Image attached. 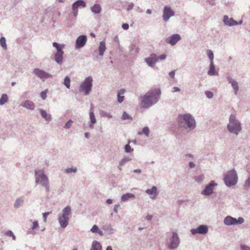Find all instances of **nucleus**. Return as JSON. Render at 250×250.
Segmentation results:
<instances>
[{"label":"nucleus","instance_id":"obj_1","mask_svg":"<svg viewBox=\"0 0 250 250\" xmlns=\"http://www.w3.org/2000/svg\"><path fill=\"white\" fill-rule=\"evenodd\" d=\"M160 92L159 90H155L146 93L142 98L141 105L144 108L150 106L153 103L157 102L160 97Z\"/></svg>","mask_w":250,"mask_h":250},{"label":"nucleus","instance_id":"obj_2","mask_svg":"<svg viewBox=\"0 0 250 250\" xmlns=\"http://www.w3.org/2000/svg\"><path fill=\"white\" fill-rule=\"evenodd\" d=\"M70 213L71 208L67 206L63 209L62 213L59 216V222L62 228H64L67 226Z\"/></svg>","mask_w":250,"mask_h":250},{"label":"nucleus","instance_id":"obj_3","mask_svg":"<svg viewBox=\"0 0 250 250\" xmlns=\"http://www.w3.org/2000/svg\"><path fill=\"white\" fill-rule=\"evenodd\" d=\"M36 181L45 188L46 191L49 190V182L47 177L42 170L36 171Z\"/></svg>","mask_w":250,"mask_h":250},{"label":"nucleus","instance_id":"obj_4","mask_svg":"<svg viewBox=\"0 0 250 250\" xmlns=\"http://www.w3.org/2000/svg\"><path fill=\"white\" fill-rule=\"evenodd\" d=\"M229 130L232 133L237 134L241 130L240 123L235 120L234 116L231 115L229 118V123L228 125Z\"/></svg>","mask_w":250,"mask_h":250},{"label":"nucleus","instance_id":"obj_5","mask_svg":"<svg viewBox=\"0 0 250 250\" xmlns=\"http://www.w3.org/2000/svg\"><path fill=\"white\" fill-rule=\"evenodd\" d=\"M178 120L181 126L183 123H185L188 127L193 128L195 126V121L189 114L180 115Z\"/></svg>","mask_w":250,"mask_h":250},{"label":"nucleus","instance_id":"obj_6","mask_svg":"<svg viewBox=\"0 0 250 250\" xmlns=\"http://www.w3.org/2000/svg\"><path fill=\"white\" fill-rule=\"evenodd\" d=\"M224 181L226 185L229 187L235 185L237 181L236 171L234 170L229 171L224 178Z\"/></svg>","mask_w":250,"mask_h":250},{"label":"nucleus","instance_id":"obj_7","mask_svg":"<svg viewBox=\"0 0 250 250\" xmlns=\"http://www.w3.org/2000/svg\"><path fill=\"white\" fill-rule=\"evenodd\" d=\"M93 80L91 77H88L80 86V91L84 92L85 95L89 94L91 90Z\"/></svg>","mask_w":250,"mask_h":250},{"label":"nucleus","instance_id":"obj_8","mask_svg":"<svg viewBox=\"0 0 250 250\" xmlns=\"http://www.w3.org/2000/svg\"><path fill=\"white\" fill-rule=\"evenodd\" d=\"M53 45L54 47L57 49V52L55 54V61L59 64H61L62 62V55L63 52L62 50V48L63 45H61L57 42H54Z\"/></svg>","mask_w":250,"mask_h":250},{"label":"nucleus","instance_id":"obj_9","mask_svg":"<svg viewBox=\"0 0 250 250\" xmlns=\"http://www.w3.org/2000/svg\"><path fill=\"white\" fill-rule=\"evenodd\" d=\"M244 219L242 217H239L238 219L233 218L230 216H228L224 219V223L227 226H230L237 224H241L244 222Z\"/></svg>","mask_w":250,"mask_h":250},{"label":"nucleus","instance_id":"obj_10","mask_svg":"<svg viewBox=\"0 0 250 250\" xmlns=\"http://www.w3.org/2000/svg\"><path fill=\"white\" fill-rule=\"evenodd\" d=\"M33 73L39 78L42 80L48 79L51 77V75L41 70L39 68H35L33 70Z\"/></svg>","mask_w":250,"mask_h":250},{"label":"nucleus","instance_id":"obj_11","mask_svg":"<svg viewBox=\"0 0 250 250\" xmlns=\"http://www.w3.org/2000/svg\"><path fill=\"white\" fill-rule=\"evenodd\" d=\"M179 243V240L176 233H173V236L170 239V242L169 245V248L170 249H173L177 247Z\"/></svg>","mask_w":250,"mask_h":250},{"label":"nucleus","instance_id":"obj_12","mask_svg":"<svg viewBox=\"0 0 250 250\" xmlns=\"http://www.w3.org/2000/svg\"><path fill=\"white\" fill-rule=\"evenodd\" d=\"M79 6L85 7L86 6V4L84 1L82 0H79L74 2L72 6V9L75 16H76L78 14V8Z\"/></svg>","mask_w":250,"mask_h":250},{"label":"nucleus","instance_id":"obj_13","mask_svg":"<svg viewBox=\"0 0 250 250\" xmlns=\"http://www.w3.org/2000/svg\"><path fill=\"white\" fill-rule=\"evenodd\" d=\"M157 61V56L155 54H151L149 57L146 58L145 59L146 62L151 67H153Z\"/></svg>","mask_w":250,"mask_h":250},{"label":"nucleus","instance_id":"obj_14","mask_svg":"<svg viewBox=\"0 0 250 250\" xmlns=\"http://www.w3.org/2000/svg\"><path fill=\"white\" fill-rule=\"evenodd\" d=\"M174 12L170 8L165 7L163 12V19L164 21H167L170 17L173 16Z\"/></svg>","mask_w":250,"mask_h":250},{"label":"nucleus","instance_id":"obj_15","mask_svg":"<svg viewBox=\"0 0 250 250\" xmlns=\"http://www.w3.org/2000/svg\"><path fill=\"white\" fill-rule=\"evenodd\" d=\"M87 41V39L86 36H79L76 42V48H80L83 46Z\"/></svg>","mask_w":250,"mask_h":250},{"label":"nucleus","instance_id":"obj_16","mask_svg":"<svg viewBox=\"0 0 250 250\" xmlns=\"http://www.w3.org/2000/svg\"><path fill=\"white\" fill-rule=\"evenodd\" d=\"M208 228L207 226L205 225H201L196 229H191V232L193 234L196 233L205 234L208 232Z\"/></svg>","mask_w":250,"mask_h":250},{"label":"nucleus","instance_id":"obj_17","mask_svg":"<svg viewBox=\"0 0 250 250\" xmlns=\"http://www.w3.org/2000/svg\"><path fill=\"white\" fill-rule=\"evenodd\" d=\"M180 39L181 37L179 35L174 34L170 36L169 38L167 39L166 42L173 45L175 44Z\"/></svg>","mask_w":250,"mask_h":250},{"label":"nucleus","instance_id":"obj_18","mask_svg":"<svg viewBox=\"0 0 250 250\" xmlns=\"http://www.w3.org/2000/svg\"><path fill=\"white\" fill-rule=\"evenodd\" d=\"M216 185V184H214L213 182H212L208 185L205 187V189L202 191V193L206 195L210 194L212 192L214 186Z\"/></svg>","mask_w":250,"mask_h":250},{"label":"nucleus","instance_id":"obj_19","mask_svg":"<svg viewBox=\"0 0 250 250\" xmlns=\"http://www.w3.org/2000/svg\"><path fill=\"white\" fill-rule=\"evenodd\" d=\"M157 189L156 187L154 186L151 189H147L146 190V192L150 196L151 198L154 199L157 195Z\"/></svg>","mask_w":250,"mask_h":250},{"label":"nucleus","instance_id":"obj_20","mask_svg":"<svg viewBox=\"0 0 250 250\" xmlns=\"http://www.w3.org/2000/svg\"><path fill=\"white\" fill-rule=\"evenodd\" d=\"M229 82L231 83L232 86L233 87L234 90L235 94H237V91L238 90V85L237 82L235 80L230 78H229Z\"/></svg>","mask_w":250,"mask_h":250},{"label":"nucleus","instance_id":"obj_21","mask_svg":"<svg viewBox=\"0 0 250 250\" xmlns=\"http://www.w3.org/2000/svg\"><path fill=\"white\" fill-rule=\"evenodd\" d=\"M224 22L225 23L228 25H233L237 24L236 21L232 19H229L228 17L225 16L224 19Z\"/></svg>","mask_w":250,"mask_h":250},{"label":"nucleus","instance_id":"obj_22","mask_svg":"<svg viewBox=\"0 0 250 250\" xmlns=\"http://www.w3.org/2000/svg\"><path fill=\"white\" fill-rule=\"evenodd\" d=\"M106 49L105 47V42L104 41H102L100 42V45L99 47V55L100 56H103L104 55V52Z\"/></svg>","mask_w":250,"mask_h":250},{"label":"nucleus","instance_id":"obj_23","mask_svg":"<svg viewBox=\"0 0 250 250\" xmlns=\"http://www.w3.org/2000/svg\"><path fill=\"white\" fill-rule=\"evenodd\" d=\"M102 246L100 243L96 241H94L92 245V247L90 250H101Z\"/></svg>","mask_w":250,"mask_h":250},{"label":"nucleus","instance_id":"obj_24","mask_svg":"<svg viewBox=\"0 0 250 250\" xmlns=\"http://www.w3.org/2000/svg\"><path fill=\"white\" fill-rule=\"evenodd\" d=\"M23 106L29 109H33L34 108V103L30 101H25L23 104Z\"/></svg>","mask_w":250,"mask_h":250},{"label":"nucleus","instance_id":"obj_25","mask_svg":"<svg viewBox=\"0 0 250 250\" xmlns=\"http://www.w3.org/2000/svg\"><path fill=\"white\" fill-rule=\"evenodd\" d=\"M125 90L122 89L120 90L118 93V101L119 103H122L124 99V96L123 95L125 93Z\"/></svg>","mask_w":250,"mask_h":250},{"label":"nucleus","instance_id":"obj_26","mask_svg":"<svg viewBox=\"0 0 250 250\" xmlns=\"http://www.w3.org/2000/svg\"><path fill=\"white\" fill-rule=\"evenodd\" d=\"M91 11L92 12L98 14L101 11V8L99 4H95L91 7Z\"/></svg>","mask_w":250,"mask_h":250},{"label":"nucleus","instance_id":"obj_27","mask_svg":"<svg viewBox=\"0 0 250 250\" xmlns=\"http://www.w3.org/2000/svg\"><path fill=\"white\" fill-rule=\"evenodd\" d=\"M90 118L91 120V122L92 124H95L96 122L94 114V111H93V108L91 107L90 111Z\"/></svg>","mask_w":250,"mask_h":250},{"label":"nucleus","instance_id":"obj_28","mask_svg":"<svg viewBox=\"0 0 250 250\" xmlns=\"http://www.w3.org/2000/svg\"><path fill=\"white\" fill-rule=\"evenodd\" d=\"M209 75H213L215 74V66L213 62H210L209 70L208 72Z\"/></svg>","mask_w":250,"mask_h":250},{"label":"nucleus","instance_id":"obj_29","mask_svg":"<svg viewBox=\"0 0 250 250\" xmlns=\"http://www.w3.org/2000/svg\"><path fill=\"white\" fill-rule=\"evenodd\" d=\"M134 197V195L131 193H126L125 194L123 195L122 196V200L123 201H125L128 200L130 198H133Z\"/></svg>","mask_w":250,"mask_h":250},{"label":"nucleus","instance_id":"obj_30","mask_svg":"<svg viewBox=\"0 0 250 250\" xmlns=\"http://www.w3.org/2000/svg\"><path fill=\"white\" fill-rule=\"evenodd\" d=\"M41 114L42 117L46 120H50L51 119V116L50 115H48L44 110L42 109L41 110Z\"/></svg>","mask_w":250,"mask_h":250},{"label":"nucleus","instance_id":"obj_31","mask_svg":"<svg viewBox=\"0 0 250 250\" xmlns=\"http://www.w3.org/2000/svg\"><path fill=\"white\" fill-rule=\"evenodd\" d=\"M91 231L93 233H98L100 235L102 234V231L99 230V228L96 225H94L92 229H91Z\"/></svg>","mask_w":250,"mask_h":250},{"label":"nucleus","instance_id":"obj_32","mask_svg":"<svg viewBox=\"0 0 250 250\" xmlns=\"http://www.w3.org/2000/svg\"><path fill=\"white\" fill-rule=\"evenodd\" d=\"M0 44L1 47L4 49H7V46L6 43V40L4 37H1L0 39Z\"/></svg>","mask_w":250,"mask_h":250},{"label":"nucleus","instance_id":"obj_33","mask_svg":"<svg viewBox=\"0 0 250 250\" xmlns=\"http://www.w3.org/2000/svg\"><path fill=\"white\" fill-rule=\"evenodd\" d=\"M8 100L7 96L6 94H3L0 99V104L2 105L4 104Z\"/></svg>","mask_w":250,"mask_h":250},{"label":"nucleus","instance_id":"obj_34","mask_svg":"<svg viewBox=\"0 0 250 250\" xmlns=\"http://www.w3.org/2000/svg\"><path fill=\"white\" fill-rule=\"evenodd\" d=\"M64 84L65 85V86L67 88H69L70 86V79L68 77L66 76L65 77L64 80Z\"/></svg>","mask_w":250,"mask_h":250},{"label":"nucleus","instance_id":"obj_35","mask_svg":"<svg viewBox=\"0 0 250 250\" xmlns=\"http://www.w3.org/2000/svg\"><path fill=\"white\" fill-rule=\"evenodd\" d=\"M23 202V200L22 198H18L15 203V207L16 208H19L22 204Z\"/></svg>","mask_w":250,"mask_h":250},{"label":"nucleus","instance_id":"obj_36","mask_svg":"<svg viewBox=\"0 0 250 250\" xmlns=\"http://www.w3.org/2000/svg\"><path fill=\"white\" fill-rule=\"evenodd\" d=\"M207 54H208V58L210 60V62H213L214 56H213V54L212 52V51L210 50H208L207 51Z\"/></svg>","mask_w":250,"mask_h":250},{"label":"nucleus","instance_id":"obj_37","mask_svg":"<svg viewBox=\"0 0 250 250\" xmlns=\"http://www.w3.org/2000/svg\"><path fill=\"white\" fill-rule=\"evenodd\" d=\"M6 234L7 236L12 237L13 239V240H14L16 239V237H15V236L14 235V234L13 233V232H12L11 230H8V231L6 232Z\"/></svg>","mask_w":250,"mask_h":250},{"label":"nucleus","instance_id":"obj_38","mask_svg":"<svg viewBox=\"0 0 250 250\" xmlns=\"http://www.w3.org/2000/svg\"><path fill=\"white\" fill-rule=\"evenodd\" d=\"M203 179H204V177H203V176L202 175H199L198 176H196L195 178V180L197 182H201L202 181H203Z\"/></svg>","mask_w":250,"mask_h":250},{"label":"nucleus","instance_id":"obj_39","mask_svg":"<svg viewBox=\"0 0 250 250\" xmlns=\"http://www.w3.org/2000/svg\"><path fill=\"white\" fill-rule=\"evenodd\" d=\"M143 133L146 135L148 136L149 133V128L147 127H145L143 129Z\"/></svg>","mask_w":250,"mask_h":250},{"label":"nucleus","instance_id":"obj_40","mask_svg":"<svg viewBox=\"0 0 250 250\" xmlns=\"http://www.w3.org/2000/svg\"><path fill=\"white\" fill-rule=\"evenodd\" d=\"M133 150V149H132L131 148V147L129 145V144H127L125 146V151L126 152H130L131 151H132Z\"/></svg>","mask_w":250,"mask_h":250},{"label":"nucleus","instance_id":"obj_41","mask_svg":"<svg viewBox=\"0 0 250 250\" xmlns=\"http://www.w3.org/2000/svg\"><path fill=\"white\" fill-rule=\"evenodd\" d=\"M72 123V120H69L65 125L64 127L66 128H69L71 126Z\"/></svg>","mask_w":250,"mask_h":250},{"label":"nucleus","instance_id":"obj_42","mask_svg":"<svg viewBox=\"0 0 250 250\" xmlns=\"http://www.w3.org/2000/svg\"><path fill=\"white\" fill-rule=\"evenodd\" d=\"M50 212H44L42 214L43 215V219H44V222H46V220H47V215H48L49 214H50Z\"/></svg>","mask_w":250,"mask_h":250},{"label":"nucleus","instance_id":"obj_43","mask_svg":"<svg viewBox=\"0 0 250 250\" xmlns=\"http://www.w3.org/2000/svg\"><path fill=\"white\" fill-rule=\"evenodd\" d=\"M206 94L208 98H211L213 96L212 92L208 91L206 92Z\"/></svg>","mask_w":250,"mask_h":250},{"label":"nucleus","instance_id":"obj_44","mask_svg":"<svg viewBox=\"0 0 250 250\" xmlns=\"http://www.w3.org/2000/svg\"><path fill=\"white\" fill-rule=\"evenodd\" d=\"M47 92L46 91H44L41 92V96L43 100L45 99L46 97Z\"/></svg>","mask_w":250,"mask_h":250},{"label":"nucleus","instance_id":"obj_45","mask_svg":"<svg viewBox=\"0 0 250 250\" xmlns=\"http://www.w3.org/2000/svg\"><path fill=\"white\" fill-rule=\"evenodd\" d=\"M122 118L124 120L128 119L130 118L129 115L126 112H124L123 113Z\"/></svg>","mask_w":250,"mask_h":250},{"label":"nucleus","instance_id":"obj_46","mask_svg":"<svg viewBox=\"0 0 250 250\" xmlns=\"http://www.w3.org/2000/svg\"><path fill=\"white\" fill-rule=\"evenodd\" d=\"M157 58H158V60H163L166 58V55L165 54H163V55H161L157 57Z\"/></svg>","mask_w":250,"mask_h":250},{"label":"nucleus","instance_id":"obj_47","mask_svg":"<svg viewBox=\"0 0 250 250\" xmlns=\"http://www.w3.org/2000/svg\"><path fill=\"white\" fill-rule=\"evenodd\" d=\"M133 6H134V4L132 3H129L127 6L126 10L127 11H129L133 8Z\"/></svg>","mask_w":250,"mask_h":250},{"label":"nucleus","instance_id":"obj_48","mask_svg":"<svg viewBox=\"0 0 250 250\" xmlns=\"http://www.w3.org/2000/svg\"><path fill=\"white\" fill-rule=\"evenodd\" d=\"M38 227V222L37 221L34 222L33 224L32 229H36Z\"/></svg>","mask_w":250,"mask_h":250},{"label":"nucleus","instance_id":"obj_49","mask_svg":"<svg viewBox=\"0 0 250 250\" xmlns=\"http://www.w3.org/2000/svg\"><path fill=\"white\" fill-rule=\"evenodd\" d=\"M122 28L125 30H127L129 28V25L127 23H124L122 25Z\"/></svg>","mask_w":250,"mask_h":250},{"label":"nucleus","instance_id":"obj_50","mask_svg":"<svg viewBox=\"0 0 250 250\" xmlns=\"http://www.w3.org/2000/svg\"><path fill=\"white\" fill-rule=\"evenodd\" d=\"M66 172L67 173H70V172H76V168H68L66 170Z\"/></svg>","mask_w":250,"mask_h":250},{"label":"nucleus","instance_id":"obj_51","mask_svg":"<svg viewBox=\"0 0 250 250\" xmlns=\"http://www.w3.org/2000/svg\"><path fill=\"white\" fill-rule=\"evenodd\" d=\"M241 247L242 250H250V247L245 246V245H241Z\"/></svg>","mask_w":250,"mask_h":250},{"label":"nucleus","instance_id":"obj_52","mask_svg":"<svg viewBox=\"0 0 250 250\" xmlns=\"http://www.w3.org/2000/svg\"><path fill=\"white\" fill-rule=\"evenodd\" d=\"M169 76L173 78L174 77V76H175V71H171L169 74Z\"/></svg>","mask_w":250,"mask_h":250},{"label":"nucleus","instance_id":"obj_53","mask_svg":"<svg viewBox=\"0 0 250 250\" xmlns=\"http://www.w3.org/2000/svg\"><path fill=\"white\" fill-rule=\"evenodd\" d=\"M246 185L247 186H249L250 185V177H249L248 180L246 181Z\"/></svg>","mask_w":250,"mask_h":250},{"label":"nucleus","instance_id":"obj_54","mask_svg":"<svg viewBox=\"0 0 250 250\" xmlns=\"http://www.w3.org/2000/svg\"><path fill=\"white\" fill-rule=\"evenodd\" d=\"M189 166L191 168H193L195 167V164L192 162H190L189 164Z\"/></svg>","mask_w":250,"mask_h":250},{"label":"nucleus","instance_id":"obj_55","mask_svg":"<svg viewBox=\"0 0 250 250\" xmlns=\"http://www.w3.org/2000/svg\"><path fill=\"white\" fill-rule=\"evenodd\" d=\"M119 205H115L114 208V210L115 212H117L118 208H119Z\"/></svg>","mask_w":250,"mask_h":250},{"label":"nucleus","instance_id":"obj_56","mask_svg":"<svg viewBox=\"0 0 250 250\" xmlns=\"http://www.w3.org/2000/svg\"><path fill=\"white\" fill-rule=\"evenodd\" d=\"M173 89H174V92L180 91V88L177 87H174Z\"/></svg>","mask_w":250,"mask_h":250},{"label":"nucleus","instance_id":"obj_57","mask_svg":"<svg viewBox=\"0 0 250 250\" xmlns=\"http://www.w3.org/2000/svg\"><path fill=\"white\" fill-rule=\"evenodd\" d=\"M146 218L148 220H150L152 219V216L150 215H148L146 216Z\"/></svg>","mask_w":250,"mask_h":250},{"label":"nucleus","instance_id":"obj_58","mask_svg":"<svg viewBox=\"0 0 250 250\" xmlns=\"http://www.w3.org/2000/svg\"><path fill=\"white\" fill-rule=\"evenodd\" d=\"M106 203L108 204H111L112 203V200L109 199H107L106 200Z\"/></svg>","mask_w":250,"mask_h":250},{"label":"nucleus","instance_id":"obj_59","mask_svg":"<svg viewBox=\"0 0 250 250\" xmlns=\"http://www.w3.org/2000/svg\"><path fill=\"white\" fill-rule=\"evenodd\" d=\"M146 12L147 14H150L151 13V11L149 9H147Z\"/></svg>","mask_w":250,"mask_h":250},{"label":"nucleus","instance_id":"obj_60","mask_svg":"<svg viewBox=\"0 0 250 250\" xmlns=\"http://www.w3.org/2000/svg\"><path fill=\"white\" fill-rule=\"evenodd\" d=\"M84 135H85V136L86 138H88V135H89V133H88L86 132V133H85Z\"/></svg>","mask_w":250,"mask_h":250},{"label":"nucleus","instance_id":"obj_61","mask_svg":"<svg viewBox=\"0 0 250 250\" xmlns=\"http://www.w3.org/2000/svg\"><path fill=\"white\" fill-rule=\"evenodd\" d=\"M134 172H135L140 173L141 172V170H140V169H136V170H134Z\"/></svg>","mask_w":250,"mask_h":250},{"label":"nucleus","instance_id":"obj_62","mask_svg":"<svg viewBox=\"0 0 250 250\" xmlns=\"http://www.w3.org/2000/svg\"><path fill=\"white\" fill-rule=\"evenodd\" d=\"M106 250H112L111 247L110 246L107 247Z\"/></svg>","mask_w":250,"mask_h":250},{"label":"nucleus","instance_id":"obj_63","mask_svg":"<svg viewBox=\"0 0 250 250\" xmlns=\"http://www.w3.org/2000/svg\"><path fill=\"white\" fill-rule=\"evenodd\" d=\"M91 36H92L93 37H95V35L94 33H91Z\"/></svg>","mask_w":250,"mask_h":250},{"label":"nucleus","instance_id":"obj_64","mask_svg":"<svg viewBox=\"0 0 250 250\" xmlns=\"http://www.w3.org/2000/svg\"><path fill=\"white\" fill-rule=\"evenodd\" d=\"M125 162V161L124 160H122L121 162V165L123 164Z\"/></svg>","mask_w":250,"mask_h":250}]
</instances>
